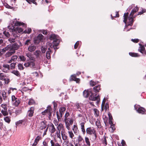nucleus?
I'll return each instance as SVG.
<instances>
[{
	"label": "nucleus",
	"mask_w": 146,
	"mask_h": 146,
	"mask_svg": "<svg viewBox=\"0 0 146 146\" xmlns=\"http://www.w3.org/2000/svg\"><path fill=\"white\" fill-rule=\"evenodd\" d=\"M91 94L89 97L90 100L95 101H96V104H98L100 101V96L99 95L96 96L97 94H94L91 92H89L88 90H85L83 92V95L85 98H87L90 95V94Z\"/></svg>",
	"instance_id": "1"
},
{
	"label": "nucleus",
	"mask_w": 146,
	"mask_h": 146,
	"mask_svg": "<svg viewBox=\"0 0 146 146\" xmlns=\"http://www.w3.org/2000/svg\"><path fill=\"white\" fill-rule=\"evenodd\" d=\"M19 48V45L16 43H15L12 45L9 44L7 45L4 48L5 51H8L9 50L15 52V50H17Z\"/></svg>",
	"instance_id": "2"
},
{
	"label": "nucleus",
	"mask_w": 146,
	"mask_h": 146,
	"mask_svg": "<svg viewBox=\"0 0 146 146\" xmlns=\"http://www.w3.org/2000/svg\"><path fill=\"white\" fill-rule=\"evenodd\" d=\"M86 132L87 134L89 135H93L94 136L93 138V140H96L97 137L96 131L93 127H90L87 128L86 129Z\"/></svg>",
	"instance_id": "3"
},
{
	"label": "nucleus",
	"mask_w": 146,
	"mask_h": 146,
	"mask_svg": "<svg viewBox=\"0 0 146 146\" xmlns=\"http://www.w3.org/2000/svg\"><path fill=\"white\" fill-rule=\"evenodd\" d=\"M128 15V13H125L123 17H124V20L123 22L125 23H126L127 19L129 21V23L128 24V25H130L132 26L133 24V18L135 17H132V16H130V17H129L127 18V16Z\"/></svg>",
	"instance_id": "4"
},
{
	"label": "nucleus",
	"mask_w": 146,
	"mask_h": 146,
	"mask_svg": "<svg viewBox=\"0 0 146 146\" xmlns=\"http://www.w3.org/2000/svg\"><path fill=\"white\" fill-rule=\"evenodd\" d=\"M65 123V126L68 130L70 129L71 125H72L74 122L73 119L72 118H70L64 120Z\"/></svg>",
	"instance_id": "5"
},
{
	"label": "nucleus",
	"mask_w": 146,
	"mask_h": 146,
	"mask_svg": "<svg viewBox=\"0 0 146 146\" xmlns=\"http://www.w3.org/2000/svg\"><path fill=\"white\" fill-rule=\"evenodd\" d=\"M52 112V109L50 106H48L47 109L41 112L42 114L43 115H45L48 114V118L50 119L51 116Z\"/></svg>",
	"instance_id": "6"
},
{
	"label": "nucleus",
	"mask_w": 146,
	"mask_h": 146,
	"mask_svg": "<svg viewBox=\"0 0 146 146\" xmlns=\"http://www.w3.org/2000/svg\"><path fill=\"white\" fill-rule=\"evenodd\" d=\"M35 59H32L31 60H28V62L24 64V66L26 67H30V68H34L35 66Z\"/></svg>",
	"instance_id": "7"
},
{
	"label": "nucleus",
	"mask_w": 146,
	"mask_h": 146,
	"mask_svg": "<svg viewBox=\"0 0 146 146\" xmlns=\"http://www.w3.org/2000/svg\"><path fill=\"white\" fill-rule=\"evenodd\" d=\"M83 106V105L81 103L76 102L74 103V107L76 110L82 113Z\"/></svg>",
	"instance_id": "8"
},
{
	"label": "nucleus",
	"mask_w": 146,
	"mask_h": 146,
	"mask_svg": "<svg viewBox=\"0 0 146 146\" xmlns=\"http://www.w3.org/2000/svg\"><path fill=\"white\" fill-rule=\"evenodd\" d=\"M11 98L13 104L15 106H17L20 103L19 99L16 98L14 95L12 96Z\"/></svg>",
	"instance_id": "9"
},
{
	"label": "nucleus",
	"mask_w": 146,
	"mask_h": 146,
	"mask_svg": "<svg viewBox=\"0 0 146 146\" xmlns=\"http://www.w3.org/2000/svg\"><path fill=\"white\" fill-rule=\"evenodd\" d=\"M44 36L41 34H39L35 38L34 42L36 44H38L43 39Z\"/></svg>",
	"instance_id": "10"
},
{
	"label": "nucleus",
	"mask_w": 146,
	"mask_h": 146,
	"mask_svg": "<svg viewBox=\"0 0 146 146\" xmlns=\"http://www.w3.org/2000/svg\"><path fill=\"white\" fill-rule=\"evenodd\" d=\"M8 28L9 29H11L13 31V30H14L15 31H16V32H17L19 33H22L23 32V29L20 27H17L14 29V27L13 26H12L11 27V26H8Z\"/></svg>",
	"instance_id": "11"
},
{
	"label": "nucleus",
	"mask_w": 146,
	"mask_h": 146,
	"mask_svg": "<svg viewBox=\"0 0 146 146\" xmlns=\"http://www.w3.org/2000/svg\"><path fill=\"white\" fill-rule=\"evenodd\" d=\"M49 39L51 40H53V42H57L58 41H59V40L57 39V36L55 34L51 35ZM57 45L59 44V42H57Z\"/></svg>",
	"instance_id": "12"
},
{
	"label": "nucleus",
	"mask_w": 146,
	"mask_h": 146,
	"mask_svg": "<svg viewBox=\"0 0 146 146\" xmlns=\"http://www.w3.org/2000/svg\"><path fill=\"white\" fill-rule=\"evenodd\" d=\"M10 65L7 64H4L3 65V71L5 73H7L10 70Z\"/></svg>",
	"instance_id": "13"
},
{
	"label": "nucleus",
	"mask_w": 146,
	"mask_h": 146,
	"mask_svg": "<svg viewBox=\"0 0 146 146\" xmlns=\"http://www.w3.org/2000/svg\"><path fill=\"white\" fill-rule=\"evenodd\" d=\"M8 51L5 54V58H8L10 57L12 55L14 54L15 52L12 51L11 50H8Z\"/></svg>",
	"instance_id": "14"
},
{
	"label": "nucleus",
	"mask_w": 146,
	"mask_h": 146,
	"mask_svg": "<svg viewBox=\"0 0 146 146\" xmlns=\"http://www.w3.org/2000/svg\"><path fill=\"white\" fill-rule=\"evenodd\" d=\"M34 108L33 107H31L28 111L27 115L29 117H32L33 115Z\"/></svg>",
	"instance_id": "15"
},
{
	"label": "nucleus",
	"mask_w": 146,
	"mask_h": 146,
	"mask_svg": "<svg viewBox=\"0 0 146 146\" xmlns=\"http://www.w3.org/2000/svg\"><path fill=\"white\" fill-rule=\"evenodd\" d=\"M49 131L51 133H54L56 131V128L52 123H51L49 126Z\"/></svg>",
	"instance_id": "16"
},
{
	"label": "nucleus",
	"mask_w": 146,
	"mask_h": 146,
	"mask_svg": "<svg viewBox=\"0 0 146 146\" xmlns=\"http://www.w3.org/2000/svg\"><path fill=\"white\" fill-rule=\"evenodd\" d=\"M84 125L85 123L84 122H82L80 124L81 131L83 135H84L86 133V131L84 128Z\"/></svg>",
	"instance_id": "17"
},
{
	"label": "nucleus",
	"mask_w": 146,
	"mask_h": 146,
	"mask_svg": "<svg viewBox=\"0 0 146 146\" xmlns=\"http://www.w3.org/2000/svg\"><path fill=\"white\" fill-rule=\"evenodd\" d=\"M140 46L138 49V50L141 53L143 54V52L145 51V48L144 45H143L141 44L140 43L139 44Z\"/></svg>",
	"instance_id": "18"
},
{
	"label": "nucleus",
	"mask_w": 146,
	"mask_h": 146,
	"mask_svg": "<svg viewBox=\"0 0 146 146\" xmlns=\"http://www.w3.org/2000/svg\"><path fill=\"white\" fill-rule=\"evenodd\" d=\"M138 10V8L136 6L135 7L134 9H133L130 14V16L134 17L133 15L136 12H137Z\"/></svg>",
	"instance_id": "19"
},
{
	"label": "nucleus",
	"mask_w": 146,
	"mask_h": 146,
	"mask_svg": "<svg viewBox=\"0 0 146 146\" xmlns=\"http://www.w3.org/2000/svg\"><path fill=\"white\" fill-rule=\"evenodd\" d=\"M57 130L58 131H60L64 130V127L63 125L61 123H60L56 127Z\"/></svg>",
	"instance_id": "20"
},
{
	"label": "nucleus",
	"mask_w": 146,
	"mask_h": 146,
	"mask_svg": "<svg viewBox=\"0 0 146 146\" xmlns=\"http://www.w3.org/2000/svg\"><path fill=\"white\" fill-rule=\"evenodd\" d=\"M70 79V81L74 80L76 81V82H78L80 80L79 79L76 78V76L75 74L71 75Z\"/></svg>",
	"instance_id": "21"
},
{
	"label": "nucleus",
	"mask_w": 146,
	"mask_h": 146,
	"mask_svg": "<svg viewBox=\"0 0 146 146\" xmlns=\"http://www.w3.org/2000/svg\"><path fill=\"white\" fill-rule=\"evenodd\" d=\"M72 129L75 134L78 133L79 132V130L77 125H73Z\"/></svg>",
	"instance_id": "22"
},
{
	"label": "nucleus",
	"mask_w": 146,
	"mask_h": 146,
	"mask_svg": "<svg viewBox=\"0 0 146 146\" xmlns=\"http://www.w3.org/2000/svg\"><path fill=\"white\" fill-rule=\"evenodd\" d=\"M34 54L38 59H40L41 56V52L39 50H36L34 53Z\"/></svg>",
	"instance_id": "23"
},
{
	"label": "nucleus",
	"mask_w": 146,
	"mask_h": 146,
	"mask_svg": "<svg viewBox=\"0 0 146 146\" xmlns=\"http://www.w3.org/2000/svg\"><path fill=\"white\" fill-rule=\"evenodd\" d=\"M61 135L62 137V139L63 140H65L67 139L68 137L66 134L65 132L64 131H61Z\"/></svg>",
	"instance_id": "24"
},
{
	"label": "nucleus",
	"mask_w": 146,
	"mask_h": 146,
	"mask_svg": "<svg viewBox=\"0 0 146 146\" xmlns=\"http://www.w3.org/2000/svg\"><path fill=\"white\" fill-rule=\"evenodd\" d=\"M66 110V108L64 107H61L59 109V111L60 114L61 115V117H62V115H63Z\"/></svg>",
	"instance_id": "25"
},
{
	"label": "nucleus",
	"mask_w": 146,
	"mask_h": 146,
	"mask_svg": "<svg viewBox=\"0 0 146 146\" xmlns=\"http://www.w3.org/2000/svg\"><path fill=\"white\" fill-rule=\"evenodd\" d=\"M137 110L139 113L142 114H144L145 111V109L144 108L141 107L139 108Z\"/></svg>",
	"instance_id": "26"
},
{
	"label": "nucleus",
	"mask_w": 146,
	"mask_h": 146,
	"mask_svg": "<svg viewBox=\"0 0 146 146\" xmlns=\"http://www.w3.org/2000/svg\"><path fill=\"white\" fill-rule=\"evenodd\" d=\"M36 47L33 45H31L28 48L29 51L31 52L34 51Z\"/></svg>",
	"instance_id": "27"
},
{
	"label": "nucleus",
	"mask_w": 146,
	"mask_h": 146,
	"mask_svg": "<svg viewBox=\"0 0 146 146\" xmlns=\"http://www.w3.org/2000/svg\"><path fill=\"white\" fill-rule=\"evenodd\" d=\"M78 143H82V142H84V141L82 137L80 135H79L77 137Z\"/></svg>",
	"instance_id": "28"
},
{
	"label": "nucleus",
	"mask_w": 146,
	"mask_h": 146,
	"mask_svg": "<svg viewBox=\"0 0 146 146\" xmlns=\"http://www.w3.org/2000/svg\"><path fill=\"white\" fill-rule=\"evenodd\" d=\"M48 50L46 52V58L48 59H49L51 58V57L50 56V54L51 52V51L50 50V48H48Z\"/></svg>",
	"instance_id": "29"
},
{
	"label": "nucleus",
	"mask_w": 146,
	"mask_h": 146,
	"mask_svg": "<svg viewBox=\"0 0 146 146\" xmlns=\"http://www.w3.org/2000/svg\"><path fill=\"white\" fill-rule=\"evenodd\" d=\"M100 89V86L99 85L95 86L93 88L94 92L96 93L99 92Z\"/></svg>",
	"instance_id": "30"
},
{
	"label": "nucleus",
	"mask_w": 146,
	"mask_h": 146,
	"mask_svg": "<svg viewBox=\"0 0 146 146\" xmlns=\"http://www.w3.org/2000/svg\"><path fill=\"white\" fill-rule=\"evenodd\" d=\"M24 122H25V119H23L22 120H20L16 122L15 124L17 126H21L22 123Z\"/></svg>",
	"instance_id": "31"
},
{
	"label": "nucleus",
	"mask_w": 146,
	"mask_h": 146,
	"mask_svg": "<svg viewBox=\"0 0 146 146\" xmlns=\"http://www.w3.org/2000/svg\"><path fill=\"white\" fill-rule=\"evenodd\" d=\"M12 73L18 77H20L21 75L19 72L17 70H13Z\"/></svg>",
	"instance_id": "32"
},
{
	"label": "nucleus",
	"mask_w": 146,
	"mask_h": 146,
	"mask_svg": "<svg viewBox=\"0 0 146 146\" xmlns=\"http://www.w3.org/2000/svg\"><path fill=\"white\" fill-rule=\"evenodd\" d=\"M95 124L98 128H101L100 122V120L99 119H97V120Z\"/></svg>",
	"instance_id": "33"
},
{
	"label": "nucleus",
	"mask_w": 146,
	"mask_h": 146,
	"mask_svg": "<svg viewBox=\"0 0 146 146\" xmlns=\"http://www.w3.org/2000/svg\"><path fill=\"white\" fill-rule=\"evenodd\" d=\"M60 131H58V130H57L56 131V133H55V134L56 135L57 137L59 138L60 139H61V132Z\"/></svg>",
	"instance_id": "34"
},
{
	"label": "nucleus",
	"mask_w": 146,
	"mask_h": 146,
	"mask_svg": "<svg viewBox=\"0 0 146 146\" xmlns=\"http://www.w3.org/2000/svg\"><path fill=\"white\" fill-rule=\"evenodd\" d=\"M129 55L131 56L137 57H139L140 55L137 53L129 52Z\"/></svg>",
	"instance_id": "35"
},
{
	"label": "nucleus",
	"mask_w": 146,
	"mask_h": 146,
	"mask_svg": "<svg viewBox=\"0 0 146 146\" xmlns=\"http://www.w3.org/2000/svg\"><path fill=\"white\" fill-rule=\"evenodd\" d=\"M85 140L87 145L88 146H90V143L89 138L88 137H85Z\"/></svg>",
	"instance_id": "36"
},
{
	"label": "nucleus",
	"mask_w": 146,
	"mask_h": 146,
	"mask_svg": "<svg viewBox=\"0 0 146 146\" xmlns=\"http://www.w3.org/2000/svg\"><path fill=\"white\" fill-rule=\"evenodd\" d=\"M15 26H19L21 25H23L24 24V23H21L19 21H16V22L14 23Z\"/></svg>",
	"instance_id": "37"
},
{
	"label": "nucleus",
	"mask_w": 146,
	"mask_h": 146,
	"mask_svg": "<svg viewBox=\"0 0 146 146\" xmlns=\"http://www.w3.org/2000/svg\"><path fill=\"white\" fill-rule=\"evenodd\" d=\"M4 119L5 121L8 123H9L11 121L10 117L9 116H6L5 117Z\"/></svg>",
	"instance_id": "38"
},
{
	"label": "nucleus",
	"mask_w": 146,
	"mask_h": 146,
	"mask_svg": "<svg viewBox=\"0 0 146 146\" xmlns=\"http://www.w3.org/2000/svg\"><path fill=\"white\" fill-rule=\"evenodd\" d=\"M94 114L96 116L98 117L99 114V111L97 109L95 108L94 109Z\"/></svg>",
	"instance_id": "39"
},
{
	"label": "nucleus",
	"mask_w": 146,
	"mask_h": 146,
	"mask_svg": "<svg viewBox=\"0 0 146 146\" xmlns=\"http://www.w3.org/2000/svg\"><path fill=\"white\" fill-rule=\"evenodd\" d=\"M7 110H1V112L3 115L4 116H7L8 115V113L7 111Z\"/></svg>",
	"instance_id": "40"
},
{
	"label": "nucleus",
	"mask_w": 146,
	"mask_h": 146,
	"mask_svg": "<svg viewBox=\"0 0 146 146\" xmlns=\"http://www.w3.org/2000/svg\"><path fill=\"white\" fill-rule=\"evenodd\" d=\"M70 116V115L69 113L68 112L66 111L65 114L64 115V120H65L69 118H70L69 117V116Z\"/></svg>",
	"instance_id": "41"
},
{
	"label": "nucleus",
	"mask_w": 146,
	"mask_h": 146,
	"mask_svg": "<svg viewBox=\"0 0 146 146\" xmlns=\"http://www.w3.org/2000/svg\"><path fill=\"white\" fill-rule=\"evenodd\" d=\"M68 133L69 134L70 137L71 139H72L73 137H74V135L72 131H68Z\"/></svg>",
	"instance_id": "42"
},
{
	"label": "nucleus",
	"mask_w": 146,
	"mask_h": 146,
	"mask_svg": "<svg viewBox=\"0 0 146 146\" xmlns=\"http://www.w3.org/2000/svg\"><path fill=\"white\" fill-rule=\"evenodd\" d=\"M46 127V125L44 122H42L41 123V126L40 127V128L42 130L44 129Z\"/></svg>",
	"instance_id": "43"
},
{
	"label": "nucleus",
	"mask_w": 146,
	"mask_h": 146,
	"mask_svg": "<svg viewBox=\"0 0 146 146\" xmlns=\"http://www.w3.org/2000/svg\"><path fill=\"white\" fill-rule=\"evenodd\" d=\"M6 77V76L3 73H0V79L4 80L5 79V77Z\"/></svg>",
	"instance_id": "44"
},
{
	"label": "nucleus",
	"mask_w": 146,
	"mask_h": 146,
	"mask_svg": "<svg viewBox=\"0 0 146 146\" xmlns=\"http://www.w3.org/2000/svg\"><path fill=\"white\" fill-rule=\"evenodd\" d=\"M17 58L18 57L17 55H14L11 57V58L13 61L15 62L17 61Z\"/></svg>",
	"instance_id": "45"
},
{
	"label": "nucleus",
	"mask_w": 146,
	"mask_h": 146,
	"mask_svg": "<svg viewBox=\"0 0 146 146\" xmlns=\"http://www.w3.org/2000/svg\"><path fill=\"white\" fill-rule=\"evenodd\" d=\"M27 2H28L29 3L31 4V3H33L35 4L36 5H37V3L35 1V0H26Z\"/></svg>",
	"instance_id": "46"
},
{
	"label": "nucleus",
	"mask_w": 146,
	"mask_h": 146,
	"mask_svg": "<svg viewBox=\"0 0 146 146\" xmlns=\"http://www.w3.org/2000/svg\"><path fill=\"white\" fill-rule=\"evenodd\" d=\"M6 93L5 92H3L2 93V95L4 100H5L7 99V97L6 96Z\"/></svg>",
	"instance_id": "47"
},
{
	"label": "nucleus",
	"mask_w": 146,
	"mask_h": 146,
	"mask_svg": "<svg viewBox=\"0 0 146 146\" xmlns=\"http://www.w3.org/2000/svg\"><path fill=\"white\" fill-rule=\"evenodd\" d=\"M35 103V101L33 100L30 99L28 102V104L30 105H32L34 104Z\"/></svg>",
	"instance_id": "48"
},
{
	"label": "nucleus",
	"mask_w": 146,
	"mask_h": 146,
	"mask_svg": "<svg viewBox=\"0 0 146 146\" xmlns=\"http://www.w3.org/2000/svg\"><path fill=\"white\" fill-rule=\"evenodd\" d=\"M18 69L19 70H23L24 69V67L22 64H19L18 65Z\"/></svg>",
	"instance_id": "49"
},
{
	"label": "nucleus",
	"mask_w": 146,
	"mask_h": 146,
	"mask_svg": "<svg viewBox=\"0 0 146 146\" xmlns=\"http://www.w3.org/2000/svg\"><path fill=\"white\" fill-rule=\"evenodd\" d=\"M26 56L29 58V60H31L32 59H35V58L31 56V53H27L26 55Z\"/></svg>",
	"instance_id": "50"
},
{
	"label": "nucleus",
	"mask_w": 146,
	"mask_h": 146,
	"mask_svg": "<svg viewBox=\"0 0 146 146\" xmlns=\"http://www.w3.org/2000/svg\"><path fill=\"white\" fill-rule=\"evenodd\" d=\"M21 60L23 61H24L26 60V58L23 56H20L19 57Z\"/></svg>",
	"instance_id": "51"
},
{
	"label": "nucleus",
	"mask_w": 146,
	"mask_h": 146,
	"mask_svg": "<svg viewBox=\"0 0 146 146\" xmlns=\"http://www.w3.org/2000/svg\"><path fill=\"white\" fill-rule=\"evenodd\" d=\"M96 84V82H94V81L92 80L90 82V84L91 86H93L95 85Z\"/></svg>",
	"instance_id": "52"
},
{
	"label": "nucleus",
	"mask_w": 146,
	"mask_h": 146,
	"mask_svg": "<svg viewBox=\"0 0 146 146\" xmlns=\"http://www.w3.org/2000/svg\"><path fill=\"white\" fill-rule=\"evenodd\" d=\"M16 65L15 63H12L10 64L11 68V69H13L15 68Z\"/></svg>",
	"instance_id": "53"
},
{
	"label": "nucleus",
	"mask_w": 146,
	"mask_h": 146,
	"mask_svg": "<svg viewBox=\"0 0 146 146\" xmlns=\"http://www.w3.org/2000/svg\"><path fill=\"white\" fill-rule=\"evenodd\" d=\"M56 114L58 120V121H59L60 119L62 117H61V115H60H60L59 114V113L58 111L56 112Z\"/></svg>",
	"instance_id": "54"
},
{
	"label": "nucleus",
	"mask_w": 146,
	"mask_h": 146,
	"mask_svg": "<svg viewBox=\"0 0 146 146\" xmlns=\"http://www.w3.org/2000/svg\"><path fill=\"white\" fill-rule=\"evenodd\" d=\"M115 15L114 16H112V15H111V18L112 19H113V17H118L119 16V13L117 12H115Z\"/></svg>",
	"instance_id": "55"
},
{
	"label": "nucleus",
	"mask_w": 146,
	"mask_h": 146,
	"mask_svg": "<svg viewBox=\"0 0 146 146\" xmlns=\"http://www.w3.org/2000/svg\"><path fill=\"white\" fill-rule=\"evenodd\" d=\"M3 33L6 37H8L9 36V33L6 31H4Z\"/></svg>",
	"instance_id": "56"
},
{
	"label": "nucleus",
	"mask_w": 146,
	"mask_h": 146,
	"mask_svg": "<svg viewBox=\"0 0 146 146\" xmlns=\"http://www.w3.org/2000/svg\"><path fill=\"white\" fill-rule=\"evenodd\" d=\"M41 51L42 53H44L46 50V48L44 46H42L41 48Z\"/></svg>",
	"instance_id": "57"
},
{
	"label": "nucleus",
	"mask_w": 146,
	"mask_h": 146,
	"mask_svg": "<svg viewBox=\"0 0 146 146\" xmlns=\"http://www.w3.org/2000/svg\"><path fill=\"white\" fill-rule=\"evenodd\" d=\"M31 40L30 39H28L25 42V44L26 45H28L29 44H31Z\"/></svg>",
	"instance_id": "58"
},
{
	"label": "nucleus",
	"mask_w": 146,
	"mask_h": 146,
	"mask_svg": "<svg viewBox=\"0 0 146 146\" xmlns=\"http://www.w3.org/2000/svg\"><path fill=\"white\" fill-rule=\"evenodd\" d=\"M40 139V137L39 136H37V137H36V139H35L34 142H36L37 143L39 141Z\"/></svg>",
	"instance_id": "59"
},
{
	"label": "nucleus",
	"mask_w": 146,
	"mask_h": 146,
	"mask_svg": "<svg viewBox=\"0 0 146 146\" xmlns=\"http://www.w3.org/2000/svg\"><path fill=\"white\" fill-rule=\"evenodd\" d=\"M8 40L11 43L14 42L15 41V39L13 38H10L8 39Z\"/></svg>",
	"instance_id": "60"
},
{
	"label": "nucleus",
	"mask_w": 146,
	"mask_h": 146,
	"mask_svg": "<svg viewBox=\"0 0 146 146\" xmlns=\"http://www.w3.org/2000/svg\"><path fill=\"white\" fill-rule=\"evenodd\" d=\"M7 105L6 104H2L1 106L3 109V110H7Z\"/></svg>",
	"instance_id": "61"
},
{
	"label": "nucleus",
	"mask_w": 146,
	"mask_h": 146,
	"mask_svg": "<svg viewBox=\"0 0 146 146\" xmlns=\"http://www.w3.org/2000/svg\"><path fill=\"white\" fill-rule=\"evenodd\" d=\"M21 113V110L19 109L16 110L15 111V113L16 114H19Z\"/></svg>",
	"instance_id": "62"
},
{
	"label": "nucleus",
	"mask_w": 146,
	"mask_h": 146,
	"mask_svg": "<svg viewBox=\"0 0 146 146\" xmlns=\"http://www.w3.org/2000/svg\"><path fill=\"white\" fill-rule=\"evenodd\" d=\"M103 142L106 145L107 144V142L106 141V137L105 136L104 137V139H103L102 140Z\"/></svg>",
	"instance_id": "63"
},
{
	"label": "nucleus",
	"mask_w": 146,
	"mask_h": 146,
	"mask_svg": "<svg viewBox=\"0 0 146 146\" xmlns=\"http://www.w3.org/2000/svg\"><path fill=\"white\" fill-rule=\"evenodd\" d=\"M4 80L5 83L6 84H8L10 82L9 79L8 78H5Z\"/></svg>",
	"instance_id": "64"
}]
</instances>
